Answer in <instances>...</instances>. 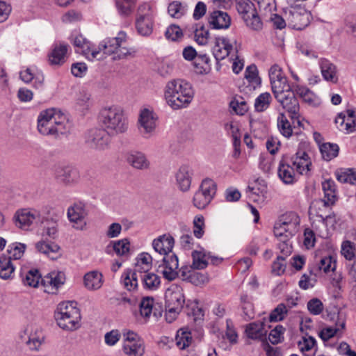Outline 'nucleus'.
I'll list each match as a JSON object with an SVG mask.
<instances>
[{
  "label": "nucleus",
  "mask_w": 356,
  "mask_h": 356,
  "mask_svg": "<svg viewBox=\"0 0 356 356\" xmlns=\"http://www.w3.org/2000/svg\"><path fill=\"white\" fill-rule=\"evenodd\" d=\"M73 44L80 48L82 54L91 60L102 58V52L104 54H113L114 60L134 58L136 53L134 48L128 46L127 35L124 31H120L115 37L106 38L100 42L97 49H92L89 42L82 35H76Z\"/></svg>",
  "instance_id": "nucleus-1"
},
{
  "label": "nucleus",
  "mask_w": 356,
  "mask_h": 356,
  "mask_svg": "<svg viewBox=\"0 0 356 356\" xmlns=\"http://www.w3.org/2000/svg\"><path fill=\"white\" fill-rule=\"evenodd\" d=\"M165 98L170 107L178 109L192 101L193 90L188 82L183 79H173L166 84Z\"/></svg>",
  "instance_id": "nucleus-2"
},
{
  "label": "nucleus",
  "mask_w": 356,
  "mask_h": 356,
  "mask_svg": "<svg viewBox=\"0 0 356 356\" xmlns=\"http://www.w3.org/2000/svg\"><path fill=\"white\" fill-rule=\"evenodd\" d=\"M65 115L51 108L40 112L38 118V130L44 136H58L65 133L67 127Z\"/></svg>",
  "instance_id": "nucleus-3"
},
{
  "label": "nucleus",
  "mask_w": 356,
  "mask_h": 356,
  "mask_svg": "<svg viewBox=\"0 0 356 356\" xmlns=\"http://www.w3.org/2000/svg\"><path fill=\"white\" fill-rule=\"evenodd\" d=\"M99 122L105 130L111 136L125 133L129 122L123 110L118 106L103 108L99 112Z\"/></svg>",
  "instance_id": "nucleus-4"
},
{
  "label": "nucleus",
  "mask_w": 356,
  "mask_h": 356,
  "mask_svg": "<svg viewBox=\"0 0 356 356\" xmlns=\"http://www.w3.org/2000/svg\"><path fill=\"white\" fill-rule=\"evenodd\" d=\"M58 325L65 330H75L81 324V314L79 309L73 302L60 303L54 314Z\"/></svg>",
  "instance_id": "nucleus-5"
},
{
  "label": "nucleus",
  "mask_w": 356,
  "mask_h": 356,
  "mask_svg": "<svg viewBox=\"0 0 356 356\" xmlns=\"http://www.w3.org/2000/svg\"><path fill=\"white\" fill-rule=\"evenodd\" d=\"M185 303L183 289L172 285L165 293V319L168 323L175 321L182 310Z\"/></svg>",
  "instance_id": "nucleus-6"
},
{
  "label": "nucleus",
  "mask_w": 356,
  "mask_h": 356,
  "mask_svg": "<svg viewBox=\"0 0 356 356\" xmlns=\"http://www.w3.org/2000/svg\"><path fill=\"white\" fill-rule=\"evenodd\" d=\"M296 95L294 87L275 97L282 108L290 113L292 119H298L300 115V106Z\"/></svg>",
  "instance_id": "nucleus-7"
},
{
  "label": "nucleus",
  "mask_w": 356,
  "mask_h": 356,
  "mask_svg": "<svg viewBox=\"0 0 356 356\" xmlns=\"http://www.w3.org/2000/svg\"><path fill=\"white\" fill-rule=\"evenodd\" d=\"M110 134L103 129H93L88 131L86 142L91 148L104 150L108 147Z\"/></svg>",
  "instance_id": "nucleus-8"
},
{
  "label": "nucleus",
  "mask_w": 356,
  "mask_h": 356,
  "mask_svg": "<svg viewBox=\"0 0 356 356\" xmlns=\"http://www.w3.org/2000/svg\"><path fill=\"white\" fill-rule=\"evenodd\" d=\"M88 212L85 206L82 204H74L67 209V218L72 224L73 228L77 230H83L86 227V218Z\"/></svg>",
  "instance_id": "nucleus-9"
},
{
  "label": "nucleus",
  "mask_w": 356,
  "mask_h": 356,
  "mask_svg": "<svg viewBox=\"0 0 356 356\" xmlns=\"http://www.w3.org/2000/svg\"><path fill=\"white\" fill-rule=\"evenodd\" d=\"M65 282V275L61 271H53L47 274L41 279V284L44 287V292L51 294L57 293L58 289Z\"/></svg>",
  "instance_id": "nucleus-10"
},
{
  "label": "nucleus",
  "mask_w": 356,
  "mask_h": 356,
  "mask_svg": "<svg viewBox=\"0 0 356 356\" xmlns=\"http://www.w3.org/2000/svg\"><path fill=\"white\" fill-rule=\"evenodd\" d=\"M15 225L22 229H27L33 221L43 222L40 213L35 210L26 209L16 211L13 217Z\"/></svg>",
  "instance_id": "nucleus-11"
},
{
  "label": "nucleus",
  "mask_w": 356,
  "mask_h": 356,
  "mask_svg": "<svg viewBox=\"0 0 356 356\" xmlns=\"http://www.w3.org/2000/svg\"><path fill=\"white\" fill-rule=\"evenodd\" d=\"M196 268L184 266L179 269V277L183 281L190 282L195 286H200L209 281L207 274L196 271Z\"/></svg>",
  "instance_id": "nucleus-12"
},
{
  "label": "nucleus",
  "mask_w": 356,
  "mask_h": 356,
  "mask_svg": "<svg viewBox=\"0 0 356 356\" xmlns=\"http://www.w3.org/2000/svg\"><path fill=\"white\" fill-rule=\"evenodd\" d=\"M178 267V257L175 254H165L163 259V265L159 266V268H163L161 273L163 277L170 281L179 276V271H177Z\"/></svg>",
  "instance_id": "nucleus-13"
},
{
  "label": "nucleus",
  "mask_w": 356,
  "mask_h": 356,
  "mask_svg": "<svg viewBox=\"0 0 356 356\" xmlns=\"http://www.w3.org/2000/svg\"><path fill=\"white\" fill-rule=\"evenodd\" d=\"M285 17L289 26L293 29L302 30L309 24V15L305 12L300 13L297 9L285 12Z\"/></svg>",
  "instance_id": "nucleus-14"
},
{
  "label": "nucleus",
  "mask_w": 356,
  "mask_h": 356,
  "mask_svg": "<svg viewBox=\"0 0 356 356\" xmlns=\"http://www.w3.org/2000/svg\"><path fill=\"white\" fill-rule=\"evenodd\" d=\"M56 178L65 185L72 186L76 184L80 180L79 171L72 167H58L55 171Z\"/></svg>",
  "instance_id": "nucleus-15"
},
{
  "label": "nucleus",
  "mask_w": 356,
  "mask_h": 356,
  "mask_svg": "<svg viewBox=\"0 0 356 356\" xmlns=\"http://www.w3.org/2000/svg\"><path fill=\"white\" fill-rule=\"evenodd\" d=\"M208 23L213 29H227L231 25V17L227 13L213 10L207 17Z\"/></svg>",
  "instance_id": "nucleus-16"
},
{
  "label": "nucleus",
  "mask_w": 356,
  "mask_h": 356,
  "mask_svg": "<svg viewBox=\"0 0 356 356\" xmlns=\"http://www.w3.org/2000/svg\"><path fill=\"white\" fill-rule=\"evenodd\" d=\"M232 49L233 46L227 38L218 37L215 39L212 53L216 60L219 61L228 56Z\"/></svg>",
  "instance_id": "nucleus-17"
},
{
  "label": "nucleus",
  "mask_w": 356,
  "mask_h": 356,
  "mask_svg": "<svg viewBox=\"0 0 356 356\" xmlns=\"http://www.w3.org/2000/svg\"><path fill=\"white\" fill-rule=\"evenodd\" d=\"M139 123L141 133L144 135H150L156 128V117L154 112L148 108L141 110Z\"/></svg>",
  "instance_id": "nucleus-18"
},
{
  "label": "nucleus",
  "mask_w": 356,
  "mask_h": 356,
  "mask_svg": "<svg viewBox=\"0 0 356 356\" xmlns=\"http://www.w3.org/2000/svg\"><path fill=\"white\" fill-rule=\"evenodd\" d=\"M278 221L286 229L288 237L293 236L298 232L300 219L296 213L287 212L280 216Z\"/></svg>",
  "instance_id": "nucleus-19"
},
{
  "label": "nucleus",
  "mask_w": 356,
  "mask_h": 356,
  "mask_svg": "<svg viewBox=\"0 0 356 356\" xmlns=\"http://www.w3.org/2000/svg\"><path fill=\"white\" fill-rule=\"evenodd\" d=\"M289 160L295 170L300 175L307 174L310 170L312 162L309 161L308 154L304 151L298 152L295 156L289 158Z\"/></svg>",
  "instance_id": "nucleus-20"
},
{
  "label": "nucleus",
  "mask_w": 356,
  "mask_h": 356,
  "mask_svg": "<svg viewBox=\"0 0 356 356\" xmlns=\"http://www.w3.org/2000/svg\"><path fill=\"white\" fill-rule=\"evenodd\" d=\"M154 26V15H137L135 26L137 33L143 37L149 36L153 32Z\"/></svg>",
  "instance_id": "nucleus-21"
},
{
  "label": "nucleus",
  "mask_w": 356,
  "mask_h": 356,
  "mask_svg": "<svg viewBox=\"0 0 356 356\" xmlns=\"http://www.w3.org/2000/svg\"><path fill=\"white\" fill-rule=\"evenodd\" d=\"M127 162L136 170H147L149 168L150 162L145 154L138 151H131L126 154Z\"/></svg>",
  "instance_id": "nucleus-22"
},
{
  "label": "nucleus",
  "mask_w": 356,
  "mask_h": 356,
  "mask_svg": "<svg viewBox=\"0 0 356 356\" xmlns=\"http://www.w3.org/2000/svg\"><path fill=\"white\" fill-rule=\"evenodd\" d=\"M193 169L188 165H181L177 170L175 177L179 189L182 191L189 190L191 184Z\"/></svg>",
  "instance_id": "nucleus-23"
},
{
  "label": "nucleus",
  "mask_w": 356,
  "mask_h": 356,
  "mask_svg": "<svg viewBox=\"0 0 356 356\" xmlns=\"http://www.w3.org/2000/svg\"><path fill=\"white\" fill-rule=\"evenodd\" d=\"M174 244V238L170 234L160 236L152 242V246L154 250L164 255L172 252Z\"/></svg>",
  "instance_id": "nucleus-24"
},
{
  "label": "nucleus",
  "mask_w": 356,
  "mask_h": 356,
  "mask_svg": "<svg viewBox=\"0 0 356 356\" xmlns=\"http://www.w3.org/2000/svg\"><path fill=\"white\" fill-rule=\"evenodd\" d=\"M295 169L289 160V157L283 158L278 167V175L282 181L286 184L294 181Z\"/></svg>",
  "instance_id": "nucleus-25"
},
{
  "label": "nucleus",
  "mask_w": 356,
  "mask_h": 356,
  "mask_svg": "<svg viewBox=\"0 0 356 356\" xmlns=\"http://www.w3.org/2000/svg\"><path fill=\"white\" fill-rule=\"evenodd\" d=\"M130 243L127 238L118 241H111L106 247L105 252L113 254L115 252L118 256H124L129 252Z\"/></svg>",
  "instance_id": "nucleus-26"
},
{
  "label": "nucleus",
  "mask_w": 356,
  "mask_h": 356,
  "mask_svg": "<svg viewBox=\"0 0 356 356\" xmlns=\"http://www.w3.org/2000/svg\"><path fill=\"white\" fill-rule=\"evenodd\" d=\"M319 65L321 74L324 79L332 83H337L338 81V76L335 65L325 58H321L320 60Z\"/></svg>",
  "instance_id": "nucleus-27"
},
{
  "label": "nucleus",
  "mask_w": 356,
  "mask_h": 356,
  "mask_svg": "<svg viewBox=\"0 0 356 356\" xmlns=\"http://www.w3.org/2000/svg\"><path fill=\"white\" fill-rule=\"evenodd\" d=\"M67 44H56L49 54V62L51 65H62L65 62L67 52Z\"/></svg>",
  "instance_id": "nucleus-28"
},
{
  "label": "nucleus",
  "mask_w": 356,
  "mask_h": 356,
  "mask_svg": "<svg viewBox=\"0 0 356 356\" xmlns=\"http://www.w3.org/2000/svg\"><path fill=\"white\" fill-rule=\"evenodd\" d=\"M83 282L88 290H97L103 284V275L97 270L88 272L83 277Z\"/></svg>",
  "instance_id": "nucleus-29"
},
{
  "label": "nucleus",
  "mask_w": 356,
  "mask_h": 356,
  "mask_svg": "<svg viewBox=\"0 0 356 356\" xmlns=\"http://www.w3.org/2000/svg\"><path fill=\"white\" fill-rule=\"evenodd\" d=\"M295 92L302 100L312 106H318L320 103V99L312 90L305 86H295Z\"/></svg>",
  "instance_id": "nucleus-30"
},
{
  "label": "nucleus",
  "mask_w": 356,
  "mask_h": 356,
  "mask_svg": "<svg viewBox=\"0 0 356 356\" xmlns=\"http://www.w3.org/2000/svg\"><path fill=\"white\" fill-rule=\"evenodd\" d=\"M332 205L325 200L321 199L314 200L310 204L309 215V218H319L320 220L326 215V210Z\"/></svg>",
  "instance_id": "nucleus-31"
},
{
  "label": "nucleus",
  "mask_w": 356,
  "mask_h": 356,
  "mask_svg": "<svg viewBox=\"0 0 356 356\" xmlns=\"http://www.w3.org/2000/svg\"><path fill=\"white\" fill-rule=\"evenodd\" d=\"M264 326V323L261 321L250 323L246 327V335L252 339L261 340L266 335L267 332Z\"/></svg>",
  "instance_id": "nucleus-32"
},
{
  "label": "nucleus",
  "mask_w": 356,
  "mask_h": 356,
  "mask_svg": "<svg viewBox=\"0 0 356 356\" xmlns=\"http://www.w3.org/2000/svg\"><path fill=\"white\" fill-rule=\"evenodd\" d=\"M258 70L255 65L252 64L247 67L245 72V79L248 82V88L250 90H255L261 84V79L258 74Z\"/></svg>",
  "instance_id": "nucleus-33"
},
{
  "label": "nucleus",
  "mask_w": 356,
  "mask_h": 356,
  "mask_svg": "<svg viewBox=\"0 0 356 356\" xmlns=\"http://www.w3.org/2000/svg\"><path fill=\"white\" fill-rule=\"evenodd\" d=\"M140 280L143 287L148 291H156L161 284L160 277L152 272L142 274Z\"/></svg>",
  "instance_id": "nucleus-34"
},
{
  "label": "nucleus",
  "mask_w": 356,
  "mask_h": 356,
  "mask_svg": "<svg viewBox=\"0 0 356 356\" xmlns=\"http://www.w3.org/2000/svg\"><path fill=\"white\" fill-rule=\"evenodd\" d=\"M207 257H211V252H207L204 250L193 251L192 252L193 263L190 266L197 270L206 268L209 264Z\"/></svg>",
  "instance_id": "nucleus-35"
},
{
  "label": "nucleus",
  "mask_w": 356,
  "mask_h": 356,
  "mask_svg": "<svg viewBox=\"0 0 356 356\" xmlns=\"http://www.w3.org/2000/svg\"><path fill=\"white\" fill-rule=\"evenodd\" d=\"M193 341L191 332L187 328H181L177 330L175 337L177 346L180 350L189 347Z\"/></svg>",
  "instance_id": "nucleus-36"
},
{
  "label": "nucleus",
  "mask_w": 356,
  "mask_h": 356,
  "mask_svg": "<svg viewBox=\"0 0 356 356\" xmlns=\"http://www.w3.org/2000/svg\"><path fill=\"white\" fill-rule=\"evenodd\" d=\"M322 188L324 196L321 199L331 205H334L337 200L334 181L330 179L325 180L322 183Z\"/></svg>",
  "instance_id": "nucleus-37"
},
{
  "label": "nucleus",
  "mask_w": 356,
  "mask_h": 356,
  "mask_svg": "<svg viewBox=\"0 0 356 356\" xmlns=\"http://www.w3.org/2000/svg\"><path fill=\"white\" fill-rule=\"evenodd\" d=\"M35 248L41 253L47 255L51 259H54L56 254H58L60 247L55 243H48L44 241L38 242L35 244Z\"/></svg>",
  "instance_id": "nucleus-38"
},
{
  "label": "nucleus",
  "mask_w": 356,
  "mask_h": 356,
  "mask_svg": "<svg viewBox=\"0 0 356 356\" xmlns=\"http://www.w3.org/2000/svg\"><path fill=\"white\" fill-rule=\"evenodd\" d=\"M211 60L206 54H200L193 62L196 73L207 74L211 70Z\"/></svg>",
  "instance_id": "nucleus-39"
},
{
  "label": "nucleus",
  "mask_w": 356,
  "mask_h": 356,
  "mask_svg": "<svg viewBox=\"0 0 356 356\" xmlns=\"http://www.w3.org/2000/svg\"><path fill=\"white\" fill-rule=\"evenodd\" d=\"M122 350L127 356H143L145 346L143 341L130 343H123Z\"/></svg>",
  "instance_id": "nucleus-40"
},
{
  "label": "nucleus",
  "mask_w": 356,
  "mask_h": 356,
  "mask_svg": "<svg viewBox=\"0 0 356 356\" xmlns=\"http://www.w3.org/2000/svg\"><path fill=\"white\" fill-rule=\"evenodd\" d=\"M343 113H339L335 119V123L341 130H346L347 133H352L356 130V118H346Z\"/></svg>",
  "instance_id": "nucleus-41"
},
{
  "label": "nucleus",
  "mask_w": 356,
  "mask_h": 356,
  "mask_svg": "<svg viewBox=\"0 0 356 356\" xmlns=\"http://www.w3.org/2000/svg\"><path fill=\"white\" fill-rule=\"evenodd\" d=\"M138 279L140 278L136 275V273H133L131 269H127L122 275L123 285L129 291H133L138 288Z\"/></svg>",
  "instance_id": "nucleus-42"
},
{
  "label": "nucleus",
  "mask_w": 356,
  "mask_h": 356,
  "mask_svg": "<svg viewBox=\"0 0 356 356\" xmlns=\"http://www.w3.org/2000/svg\"><path fill=\"white\" fill-rule=\"evenodd\" d=\"M236 8L243 19L257 11L254 4L250 0H236Z\"/></svg>",
  "instance_id": "nucleus-43"
},
{
  "label": "nucleus",
  "mask_w": 356,
  "mask_h": 356,
  "mask_svg": "<svg viewBox=\"0 0 356 356\" xmlns=\"http://www.w3.org/2000/svg\"><path fill=\"white\" fill-rule=\"evenodd\" d=\"M316 263L317 265V270H323L326 273L334 270L336 268V261L330 255L316 258Z\"/></svg>",
  "instance_id": "nucleus-44"
},
{
  "label": "nucleus",
  "mask_w": 356,
  "mask_h": 356,
  "mask_svg": "<svg viewBox=\"0 0 356 356\" xmlns=\"http://www.w3.org/2000/svg\"><path fill=\"white\" fill-rule=\"evenodd\" d=\"M15 268L11 260L4 255L0 257V277L8 280L12 277Z\"/></svg>",
  "instance_id": "nucleus-45"
},
{
  "label": "nucleus",
  "mask_w": 356,
  "mask_h": 356,
  "mask_svg": "<svg viewBox=\"0 0 356 356\" xmlns=\"http://www.w3.org/2000/svg\"><path fill=\"white\" fill-rule=\"evenodd\" d=\"M339 146L337 144L333 143H323L320 145V151L322 157L325 161H330L335 158L339 154Z\"/></svg>",
  "instance_id": "nucleus-46"
},
{
  "label": "nucleus",
  "mask_w": 356,
  "mask_h": 356,
  "mask_svg": "<svg viewBox=\"0 0 356 356\" xmlns=\"http://www.w3.org/2000/svg\"><path fill=\"white\" fill-rule=\"evenodd\" d=\"M187 11L186 4L182 3L179 1H174L169 3L168 12L170 17L179 19L184 16Z\"/></svg>",
  "instance_id": "nucleus-47"
},
{
  "label": "nucleus",
  "mask_w": 356,
  "mask_h": 356,
  "mask_svg": "<svg viewBox=\"0 0 356 356\" xmlns=\"http://www.w3.org/2000/svg\"><path fill=\"white\" fill-rule=\"evenodd\" d=\"M209 31L203 24H196L194 29V40L200 45H205L209 42Z\"/></svg>",
  "instance_id": "nucleus-48"
},
{
  "label": "nucleus",
  "mask_w": 356,
  "mask_h": 356,
  "mask_svg": "<svg viewBox=\"0 0 356 356\" xmlns=\"http://www.w3.org/2000/svg\"><path fill=\"white\" fill-rule=\"evenodd\" d=\"M337 179L341 183H349L356 185V169H341L337 172Z\"/></svg>",
  "instance_id": "nucleus-49"
},
{
  "label": "nucleus",
  "mask_w": 356,
  "mask_h": 356,
  "mask_svg": "<svg viewBox=\"0 0 356 356\" xmlns=\"http://www.w3.org/2000/svg\"><path fill=\"white\" fill-rule=\"evenodd\" d=\"M270 85L272 92L275 97L292 88L288 83V80L286 76L282 79L273 81L270 82Z\"/></svg>",
  "instance_id": "nucleus-50"
},
{
  "label": "nucleus",
  "mask_w": 356,
  "mask_h": 356,
  "mask_svg": "<svg viewBox=\"0 0 356 356\" xmlns=\"http://www.w3.org/2000/svg\"><path fill=\"white\" fill-rule=\"evenodd\" d=\"M277 127L284 137L289 138L292 136L293 128L284 113H280L277 117Z\"/></svg>",
  "instance_id": "nucleus-51"
},
{
  "label": "nucleus",
  "mask_w": 356,
  "mask_h": 356,
  "mask_svg": "<svg viewBox=\"0 0 356 356\" xmlns=\"http://www.w3.org/2000/svg\"><path fill=\"white\" fill-rule=\"evenodd\" d=\"M216 189L217 186L215 181L211 179L206 178L202 180L198 190L212 200L216 193Z\"/></svg>",
  "instance_id": "nucleus-52"
},
{
  "label": "nucleus",
  "mask_w": 356,
  "mask_h": 356,
  "mask_svg": "<svg viewBox=\"0 0 356 356\" xmlns=\"http://www.w3.org/2000/svg\"><path fill=\"white\" fill-rule=\"evenodd\" d=\"M248 28L254 31H260L263 29V22L256 11L250 16L245 17L243 19Z\"/></svg>",
  "instance_id": "nucleus-53"
},
{
  "label": "nucleus",
  "mask_w": 356,
  "mask_h": 356,
  "mask_svg": "<svg viewBox=\"0 0 356 356\" xmlns=\"http://www.w3.org/2000/svg\"><path fill=\"white\" fill-rule=\"evenodd\" d=\"M344 327L345 321L343 319H342L339 323V325L337 323L334 327L330 326L322 329L319 333V337L324 341H328L330 338L333 337L341 329H343Z\"/></svg>",
  "instance_id": "nucleus-54"
},
{
  "label": "nucleus",
  "mask_w": 356,
  "mask_h": 356,
  "mask_svg": "<svg viewBox=\"0 0 356 356\" xmlns=\"http://www.w3.org/2000/svg\"><path fill=\"white\" fill-rule=\"evenodd\" d=\"M272 101V97L269 92L260 94L255 99L254 108L258 112L266 111L270 106Z\"/></svg>",
  "instance_id": "nucleus-55"
},
{
  "label": "nucleus",
  "mask_w": 356,
  "mask_h": 356,
  "mask_svg": "<svg viewBox=\"0 0 356 356\" xmlns=\"http://www.w3.org/2000/svg\"><path fill=\"white\" fill-rule=\"evenodd\" d=\"M288 314L287 306L284 303L279 304L270 314V322H278L284 320Z\"/></svg>",
  "instance_id": "nucleus-56"
},
{
  "label": "nucleus",
  "mask_w": 356,
  "mask_h": 356,
  "mask_svg": "<svg viewBox=\"0 0 356 356\" xmlns=\"http://www.w3.org/2000/svg\"><path fill=\"white\" fill-rule=\"evenodd\" d=\"M44 337L42 332L41 331L37 330L34 333H31L26 344L30 350H38L44 342Z\"/></svg>",
  "instance_id": "nucleus-57"
},
{
  "label": "nucleus",
  "mask_w": 356,
  "mask_h": 356,
  "mask_svg": "<svg viewBox=\"0 0 356 356\" xmlns=\"http://www.w3.org/2000/svg\"><path fill=\"white\" fill-rule=\"evenodd\" d=\"M26 245L21 243H15L10 244L8 247L7 252L8 258L11 259H19L24 254Z\"/></svg>",
  "instance_id": "nucleus-58"
},
{
  "label": "nucleus",
  "mask_w": 356,
  "mask_h": 356,
  "mask_svg": "<svg viewBox=\"0 0 356 356\" xmlns=\"http://www.w3.org/2000/svg\"><path fill=\"white\" fill-rule=\"evenodd\" d=\"M40 278L41 275L38 270H30L22 278V282L25 286L38 287Z\"/></svg>",
  "instance_id": "nucleus-59"
},
{
  "label": "nucleus",
  "mask_w": 356,
  "mask_h": 356,
  "mask_svg": "<svg viewBox=\"0 0 356 356\" xmlns=\"http://www.w3.org/2000/svg\"><path fill=\"white\" fill-rule=\"evenodd\" d=\"M91 105L90 95L86 92H81L76 100V109L84 112L88 111Z\"/></svg>",
  "instance_id": "nucleus-60"
},
{
  "label": "nucleus",
  "mask_w": 356,
  "mask_h": 356,
  "mask_svg": "<svg viewBox=\"0 0 356 356\" xmlns=\"http://www.w3.org/2000/svg\"><path fill=\"white\" fill-rule=\"evenodd\" d=\"M154 299L149 297L143 298L140 301L139 307H140V315L145 318L149 317L153 307Z\"/></svg>",
  "instance_id": "nucleus-61"
},
{
  "label": "nucleus",
  "mask_w": 356,
  "mask_h": 356,
  "mask_svg": "<svg viewBox=\"0 0 356 356\" xmlns=\"http://www.w3.org/2000/svg\"><path fill=\"white\" fill-rule=\"evenodd\" d=\"M211 201L210 197L205 195L199 190L195 192L193 200L194 206L199 209H204Z\"/></svg>",
  "instance_id": "nucleus-62"
},
{
  "label": "nucleus",
  "mask_w": 356,
  "mask_h": 356,
  "mask_svg": "<svg viewBox=\"0 0 356 356\" xmlns=\"http://www.w3.org/2000/svg\"><path fill=\"white\" fill-rule=\"evenodd\" d=\"M165 35L168 40L177 41L183 37V32L179 26L172 24L166 29Z\"/></svg>",
  "instance_id": "nucleus-63"
},
{
  "label": "nucleus",
  "mask_w": 356,
  "mask_h": 356,
  "mask_svg": "<svg viewBox=\"0 0 356 356\" xmlns=\"http://www.w3.org/2000/svg\"><path fill=\"white\" fill-rule=\"evenodd\" d=\"M285 331V328L281 325H277L274 329H273L269 335L268 339L270 342L273 344H277L284 339L283 334Z\"/></svg>",
  "instance_id": "nucleus-64"
}]
</instances>
